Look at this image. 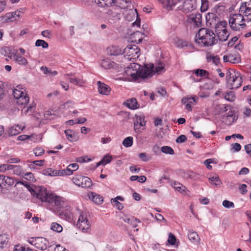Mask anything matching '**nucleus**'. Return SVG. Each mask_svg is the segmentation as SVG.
Instances as JSON below:
<instances>
[{
  "mask_svg": "<svg viewBox=\"0 0 251 251\" xmlns=\"http://www.w3.org/2000/svg\"><path fill=\"white\" fill-rule=\"evenodd\" d=\"M126 104L127 107L131 109H135L139 107V104L135 98L127 100Z\"/></svg>",
  "mask_w": 251,
  "mask_h": 251,
  "instance_id": "obj_24",
  "label": "nucleus"
},
{
  "mask_svg": "<svg viewBox=\"0 0 251 251\" xmlns=\"http://www.w3.org/2000/svg\"><path fill=\"white\" fill-rule=\"evenodd\" d=\"M176 46L177 47L179 48H182L184 47H187L191 45L190 43L186 41L183 40L182 39H178L176 42Z\"/></svg>",
  "mask_w": 251,
  "mask_h": 251,
  "instance_id": "obj_41",
  "label": "nucleus"
},
{
  "mask_svg": "<svg viewBox=\"0 0 251 251\" xmlns=\"http://www.w3.org/2000/svg\"><path fill=\"white\" fill-rule=\"evenodd\" d=\"M176 238L175 236L171 233L169 234L167 240L168 243L171 245H174L176 243Z\"/></svg>",
  "mask_w": 251,
  "mask_h": 251,
  "instance_id": "obj_56",
  "label": "nucleus"
},
{
  "mask_svg": "<svg viewBox=\"0 0 251 251\" xmlns=\"http://www.w3.org/2000/svg\"><path fill=\"white\" fill-rule=\"evenodd\" d=\"M44 150L41 148H36L34 150V153L36 156L42 155L44 153Z\"/></svg>",
  "mask_w": 251,
  "mask_h": 251,
  "instance_id": "obj_58",
  "label": "nucleus"
},
{
  "mask_svg": "<svg viewBox=\"0 0 251 251\" xmlns=\"http://www.w3.org/2000/svg\"><path fill=\"white\" fill-rule=\"evenodd\" d=\"M223 109L225 112L229 110L228 112L226 114V115L224 116L223 119L226 125L230 126L237 120L238 116L235 115L234 111L231 110L230 105L224 106Z\"/></svg>",
  "mask_w": 251,
  "mask_h": 251,
  "instance_id": "obj_12",
  "label": "nucleus"
},
{
  "mask_svg": "<svg viewBox=\"0 0 251 251\" xmlns=\"http://www.w3.org/2000/svg\"><path fill=\"white\" fill-rule=\"evenodd\" d=\"M48 251H68V250L60 245H57L55 247L53 245L49 246Z\"/></svg>",
  "mask_w": 251,
  "mask_h": 251,
  "instance_id": "obj_42",
  "label": "nucleus"
},
{
  "mask_svg": "<svg viewBox=\"0 0 251 251\" xmlns=\"http://www.w3.org/2000/svg\"><path fill=\"white\" fill-rule=\"evenodd\" d=\"M9 236L7 234H1L0 235V247L4 248L8 242Z\"/></svg>",
  "mask_w": 251,
  "mask_h": 251,
  "instance_id": "obj_37",
  "label": "nucleus"
},
{
  "mask_svg": "<svg viewBox=\"0 0 251 251\" xmlns=\"http://www.w3.org/2000/svg\"><path fill=\"white\" fill-rule=\"evenodd\" d=\"M153 67L152 63H150L141 68V66L137 63H131L128 66L125 73L127 75L130 76L131 80L140 82L142 80L148 79V77L151 75V71L150 68Z\"/></svg>",
  "mask_w": 251,
  "mask_h": 251,
  "instance_id": "obj_1",
  "label": "nucleus"
},
{
  "mask_svg": "<svg viewBox=\"0 0 251 251\" xmlns=\"http://www.w3.org/2000/svg\"><path fill=\"white\" fill-rule=\"evenodd\" d=\"M72 75V74H67L65 75V78L67 80H68L70 82L72 83H74L75 85H82V84L84 83L83 81L80 78H73L69 77V76H71Z\"/></svg>",
  "mask_w": 251,
  "mask_h": 251,
  "instance_id": "obj_26",
  "label": "nucleus"
},
{
  "mask_svg": "<svg viewBox=\"0 0 251 251\" xmlns=\"http://www.w3.org/2000/svg\"><path fill=\"white\" fill-rule=\"evenodd\" d=\"M115 63L114 62H111L110 59L108 58L104 59L101 61V66L105 69H109L113 67Z\"/></svg>",
  "mask_w": 251,
  "mask_h": 251,
  "instance_id": "obj_29",
  "label": "nucleus"
},
{
  "mask_svg": "<svg viewBox=\"0 0 251 251\" xmlns=\"http://www.w3.org/2000/svg\"><path fill=\"white\" fill-rule=\"evenodd\" d=\"M111 7V8L106 12L108 22L112 25H117L121 20L120 10L119 8Z\"/></svg>",
  "mask_w": 251,
  "mask_h": 251,
  "instance_id": "obj_9",
  "label": "nucleus"
},
{
  "mask_svg": "<svg viewBox=\"0 0 251 251\" xmlns=\"http://www.w3.org/2000/svg\"><path fill=\"white\" fill-rule=\"evenodd\" d=\"M97 85L98 87V91L100 94L104 95H108L109 94L111 91V88L108 85L104 83L101 82L100 81H99L97 82Z\"/></svg>",
  "mask_w": 251,
  "mask_h": 251,
  "instance_id": "obj_18",
  "label": "nucleus"
},
{
  "mask_svg": "<svg viewBox=\"0 0 251 251\" xmlns=\"http://www.w3.org/2000/svg\"><path fill=\"white\" fill-rule=\"evenodd\" d=\"M227 23L225 21L219 22L217 23L216 26H214L213 27L215 28V31L217 34L220 31H222V29H226Z\"/></svg>",
  "mask_w": 251,
  "mask_h": 251,
  "instance_id": "obj_34",
  "label": "nucleus"
},
{
  "mask_svg": "<svg viewBox=\"0 0 251 251\" xmlns=\"http://www.w3.org/2000/svg\"><path fill=\"white\" fill-rule=\"evenodd\" d=\"M217 34L220 41H226L228 39L230 33L227 31V29H222V31L217 32Z\"/></svg>",
  "mask_w": 251,
  "mask_h": 251,
  "instance_id": "obj_25",
  "label": "nucleus"
},
{
  "mask_svg": "<svg viewBox=\"0 0 251 251\" xmlns=\"http://www.w3.org/2000/svg\"><path fill=\"white\" fill-rule=\"evenodd\" d=\"M193 72L195 74V75L198 76L203 77L206 75H208V72L206 70L203 69H197L193 71Z\"/></svg>",
  "mask_w": 251,
  "mask_h": 251,
  "instance_id": "obj_47",
  "label": "nucleus"
},
{
  "mask_svg": "<svg viewBox=\"0 0 251 251\" xmlns=\"http://www.w3.org/2000/svg\"><path fill=\"white\" fill-rule=\"evenodd\" d=\"M190 179L196 180L199 179L200 178V175L199 174H197L195 172H194L193 171H190Z\"/></svg>",
  "mask_w": 251,
  "mask_h": 251,
  "instance_id": "obj_63",
  "label": "nucleus"
},
{
  "mask_svg": "<svg viewBox=\"0 0 251 251\" xmlns=\"http://www.w3.org/2000/svg\"><path fill=\"white\" fill-rule=\"evenodd\" d=\"M92 185V181L90 178L87 176H83L81 179V187L84 188H90Z\"/></svg>",
  "mask_w": 251,
  "mask_h": 251,
  "instance_id": "obj_32",
  "label": "nucleus"
},
{
  "mask_svg": "<svg viewBox=\"0 0 251 251\" xmlns=\"http://www.w3.org/2000/svg\"><path fill=\"white\" fill-rule=\"evenodd\" d=\"M65 134L67 139L71 142H75L78 140V137L75 135L73 130L70 129L65 130Z\"/></svg>",
  "mask_w": 251,
  "mask_h": 251,
  "instance_id": "obj_23",
  "label": "nucleus"
},
{
  "mask_svg": "<svg viewBox=\"0 0 251 251\" xmlns=\"http://www.w3.org/2000/svg\"><path fill=\"white\" fill-rule=\"evenodd\" d=\"M17 12H13L11 13H7L5 14L4 18L5 20L4 21L6 22H8V21H13L14 20H16V18H15L14 19V18L16 16L18 17H19V13L18 12V14H17Z\"/></svg>",
  "mask_w": 251,
  "mask_h": 251,
  "instance_id": "obj_33",
  "label": "nucleus"
},
{
  "mask_svg": "<svg viewBox=\"0 0 251 251\" xmlns=\"http://www.w3.org/2000/svg\"><path fill=\"white\" fill-rule=\"evenodd\" d=\"M187 138L184 135H180L176 140L177 143H182L186 141Z\"/></svg>",
  "mask_w": 251,
  "mask_h": 251,
  "instance_id": "obj_62",
  "label": "nucleus"
},
{
  "mask_svg": "<svg viewBox=\"0 0 251 251\" xmlns=\"http://www.w3.org/2000/svg\"><path fill=\"white\" fill-rule=\"evenodd\" d=\"M35 46L42 47L43 48H47L49 46L48 44L44 40L38 39L35 42Z\"/></svg>",
  "mask_w": 251,
  "mask_h": 251,
  "instance_id": "obj_50",
  "label": "nucleus"
},
{
  "mask_svg": "<svg viewBox=\"0 0 251 251\" xmlns=\"http://www.w3.org/2000/svg\"><path fill=\"white\" fill-rule=\"evenodd\" d=\"M133 144V138L131 136H129L126 138L123 142V145L126 148L131 147Z\"/></svg>",
  "mask_w": 251,
  "mask_h": 251,
  "instance_id": "obj_46",
  "label": "nucleus"
},
{
  "mask_svg": "<svg viewBox=\"0 0 251 251\" xmlns=\"http://www.w3.org/2000/svg\"><path fill=\"white\" fill-rule=\"evenodd\" d=\"M201 12H205L208 9L209 6L208 1L207 0H201Z\"/></svg>",
  "mask_w": 251,
  "mask_h": 251,
  "instance_id": "obj_52",
  "label": "nucleus"
},
{
  "mask_svg": "<svg viewBox=\"0 0 251 251\" xmlns=\"http://www.w3.org/2000/svg\"><path fill=\"white\" fill-rule=\"evenodd\" d=\"M223 206L226 208H234V204L233 202L227 201V200H225L223 201L222 203Z\"/></svg>",
  "mask_w": 251,
  "mask_h": 251,
  "instance_id": "obj_57",
  "label": "nucleus"
},
{
  "mask_svg": "<svg viewBox=\"0 0 251 251\" xmlns=\"http://www.w3.org/2000/svg\"><path fill=\"white\" fill-rule=\"evenodd\" d=\"M17 184H21L24 185L25 187L30 192L31 194H35L34 193V189H33L30 186L29 183L25 180H21L17 182Z\"/></svg>",
  "mask_w": 251,
  "mask_h": 251,
  "instance_id": "obj_43",
  "label": "nucleus"
},
{
  "mask_svg": "<svg viewBox=\"0 0 251 251\" xmlns=\"http://www.w3.org/2000/svg\"><path fill=\"white\" fill-rule=\"evenodd\" d=\"M209 180L212 185L216 187L219 186L222 184V182L218 176L210 177Z\"/></svg>",
  "mask_w": 251,
  "mask_h": 251,
  "instance_id": "obj_44",
  "label": "nucleus"
},
{
  "mask_svg": "<svg viewBox=\"0 0 251 251\" xmlns=\"http://www.w3.org/2000/svg\"><path fill=\"white\" fill-rule=\"evenodd\" d=\"M152 65L153 67L151 69L150 68V70L151 71V73L150 74L151 75L149 76L148 78L151 77L155 74L159 75L165 71V64L163 63L159 62L157 63L155 65L153 64Z\"/></svg>",
  "mask_w": 251,
  "mask_h": 251,
  "instance_id": "obj_15",
  "label": "nucleus"
},
{
  "mask_svg": "<svg viewBox=\"0 0 251 251\" xmlns=\"http://www.w3.org/2000/svg\"><path fill=\"white\" fill-rule=\"evenodd\" d=\"M171 185L174 187L178 192L182 193L184 192L186 189L185 186H183L180 183L176 181H174L171 183Z\"/></svg>",
  "mask_w": 251,
  "mask_h": 251,
  "instance_id": "obj_38",
  "label": "nucleus"
},
{
  "mask_svg": "<svg viewBox=\"0 0 251 251\" xmlns=\"http://www.w3.org/2000/svg\"><path fill=\"white\" fill-rule=\"evenodd\" d=\"M50 229L57 232H61L63 230L62 226L57 223H52L50 226Z\"/></svg>",
  "mask_w": 251,
  "mask_h": 251,
  "instance_id": "obj_45",
  "label": "nucleus"
},
{
  "mask_svg": "<svg viewBox=\"0 0 251 251\" xmlns=\"http://www.w3.org/2000/svg\"><path fill=\"white\" fill-rule=\"evenodd\" d=\"M188 237L189 240L194 243L198 242L199 240L198 234L194 231H189L188 233Z\"/></svg>",
  "mask_w": 251,
  "mask_h": 251,
  "instance_id": "obj_36",
  "label": "nucleus"
},
{
  "mask_svg": "<svg viewBox=\"0 0 251 251\" xmlns=\"http://www.w3.org/2000/svg\"><path fill=\"white\" fill-rule=\"evenodd\" d=\"M239 12L244 16L246 17V21L248 22L251 21V8L246 5L242 4L240 8Z\"/></svg>",
  "mask_w": 251,
  "mask_h": 251,
  "instance_id": "obj_19",
  "label": "nucleus"
},
{
  "mask_svg": "<svg viewBox=\"0 0 251 251\" xmlns=\"http://www.w3.org/2000/svg\"><path fill=\"white\" fill-rule=\"evenodd\" d=\"M23 130V128H21L18 125L14 126H11L8 130V134L10 136H14L18 134Z\"/></svg>",
  "mask_w": 251,
  "mask_h": 251,
  "instance_id": "obj_27",
  "label": "nucleus"
},
{
  "mask_svg": "<svg viewBox=\"0 0 251 251\" xmlns=\"http://www.w3.org/2000/svg\"><path fill=\"white\" fill-rule=\"evenodd\" d=\"M226 78V86L229 89H237L242 85V78L240 76V74L234 70L227 71Z\"/></svg>",
  "mask_w": 251,
  "mask_h": 251,
  "instance_id": "obj_3",
  "label": "nucleus"
},
{
  "mask_svg": "<svg viewBox=\"0 0 251 251\" xmlns=\"http://www.w3.org/2000/svg\"><path fill=\"white\" fill-rule=\"evenodd\" d=\"M161 151L162 152L173 155L174 154V151L173 149L169 146H163L161 147Z\"/></svg>",
  "mask_w": 251,
  "mask_h": 251,
  "instance_id": "obj_48",
  "label": "nucleus"
},
{
  "mask_svg": "<svg viewBox=\"0 0 251 251\" xmlns=\"http://www.w3.org/2000/svg\"><path fill=\"white\" fill-rule=\"evenodd\" d=\"M225 98L229 101H234L235 98L234 92L233 91L226 92L225 96Z\"/></svg>",
  "mask_w": 251,
  "mask_h": 251,
  "instance_id": "obj_49",
  "label": "nucleus"
},
{
  "mask_svg": "<svg viewBox=\"0 0 251 251\" xmlns=\"http://www.w3.org/2000/svg\"><path fill=\"white\" fill-rule=\"evenodd\" d=\"M246 20L241 14L230 15L229 18V24L231 28L235 31L240 30L244 28L246 25L245 21Z\"/></svg>",
  "mask_w": 251,
  "mask_h": 251,
  "instance_id": "obj_5",
  "label": "nucleus"
},
{
  "mask_svg": "<svg viewBox=\"0 0 251 251\" xmlns=\"http://www.w3.org/2000/svg\"><path fill=\"white\" fill-rule=\"evenodd\" d=\"M139 157L144 162H147L151 159V157L150 155H148L145 152H142L139 154Z\"/></svg>",
  "mask_w": 251,
  "mask_h": 251,
  "instance_id": "obj_53",
  "label": "nucleus"
},
{
  "mask_svg": "<svg viewBox=\"0 0 251 251\" xmlns=\"http://www.w3.org/2000/svg\"><path fill=\"white\" fill-rule=\"evenodd\" d=\"M196 7L195 0H186L183 4L182 10L184 12L189 13L195 9Z\"/></svg>",
  "mask_w": 251,
  "mask_h": 251,
  "instance_id": "obj_17",
  "label": "nucleus"
},
{
  "mask_svg": "<svg viewBox=\"0 0 251 251\" xmlns=\"http://www.w3.org/2000/svg\"><path fill=\"white\" fill-rule=\"evenodd\" d=\"M241 58L239 55L237 53H230L229 54V62L235 64L240 62Z\"/></svg>",
  "mask_w": 251,
  "mask_h": 251,
  "instance_id": "obj_39",
  "label": "nucleus"
},
{
  "mask_svg": "<svg viewBox=\"0 0 251 251\" xmlns=\"http://www.w3.org/2000/svg\"><path fill=\"white\" fill-rule=\"evenodd\" d=\"M140 49L136 45H129L123 50L125 57L129 60L136 59L140 55Z\"/></svg>",
  "mask_w": 251,
  "mask_h": 251,
  "instance_id": "obj_10",
  "label": "nucleus"
},
{
  "mask_svg": "<svg viewBox=\"0 0 251 251\" xmlns=\"http://www.w3.org/2000/svg\"><path fill=\"white\" fill-rule=\"evenodd\" d=\"M2 180L4 187H3V189H7L8 187L13 185L14 181V179L9 176H6L3 175Z\"/></svg>",
  "mask_w": 251,
  "mask_h": 251,
  "instance_id": "obj_31",
  "label": "nucleus"
},
{
  "mask_svg": "<svg viewBox=\"0 0 251 251\" xmlns=\"http://www.w3.org/2000/svg\"><path fill=\"white\" fill-rule=\"evenodd\" d=\"M206 58L208 62H212L216 66H218L220 63V58L218 55H210L207 56Z\"/></svg>",
  "mask_w": 251,
  "mask_h": 251,
  "instance_id": "obj_40",
  "label": "nucleus"
},
{
  "mask_svg": "<svg viewBox=\"0 0 251 251\" xmlns=\"http://www.w3.org/2000/svg\"><path fill=\"white\" fill-rule=\"evenodd\" d=\"M13 95L15 99L17 100V103L19 105H25L29 102V97L25 91L19 85L13 90Z\"/></svg>",
  "mask_w": 251,
  "mask_h": 251,
  "instance_id": "obj_7",
  "label": "nucleus"
},
{
  "mask_svg": "<svg viewBox=\"0 0 251 251\" xmlns=\"http://www.w3.org/2000/svg\"><path fill=\"white\" fill-rule=\"evenodd\" d=\"M79 214L76 225L83 232H89L90 230V223L83 213L80 212Z\"/></svg>",
  "mask_w": 251,
  "mask_h": 251,
  "instance_id": "obj_11",
  "label": "nucleus"
},
{
  "mask_svg": "<svg viewBox=\"0 0 251 251\" xmlns=\"http://www.w3.org/2000/svg\"><path fill=\"white\" fill-rule=\"evenodd\" d=\"M41 34L45 37H48L49 38H51V37L52 36V34H51V32L50 30H43L42 33H41Z\"/></svg>",
  "mask_w": 251,
  "mask_h": 251,
  "instance_id": "obj_64",
  "label": "nucleus"
},
{
  "mask_svg": "<svg viewBox=\"0 0 251 251\" xmlns=\"http://www.w3.org/2000/svg\"><path fill=\"white\" fill-rule=\"evenodd\" d=\"M215 34L210 29L201 28L196 35V42L203 46H212L217 43Z\"/></svg>",
  "mask_w": 251,
  "mask_h": 251,
  "instance_id": "obj_2",
  "label": "nucleus"
},
{
  "mask_svg": "<svg viewBox=\"0 0 251 251\" xmlns=\"http://www.w3.org/2000/svg\"><path fill=\"white\" fill-rule=\"evenodd\" d=\"M49 200L50 201L48 203L51 205V208L54 211L63 212L64 210L67 209V202L63 200L62 198L52 194L51 195V198H49Z\"/></svg>",
  "mask_w": 251,
  "mask_h": 251,
  "instance_id": "obj_6",
  "label": "nucleus"
},
{
  "mask_svg": "<svg viewBox=\"0 0 251 251\" xmlns=\"http://www.w3.org/2000/svg\"><path fill=\"white\" fill-rule=\"evenodd\" d=\"M110 55L117 56L122 53V50L117 46H112L108 48Z\"/></svg>",
  "mask_w": 251,
  "mask_h": 251,
  "instance_id": "obj_30",
  "label": "nucleus"
},
{
  "mask_svg": "<svg viewBox=\"0 0 251 251\" xmlns=\"http://www.w3.org/2000/svg\"><path fill=\"white\" fill-rule=\"evenodd\" d=\"M25 176V178L27 179V180L34 182L36 181V179L34 177L33 174L32 173H24V176Z\"/></svg>",
  "mask_w": 251,
  "mask_h": 251,
  "instance_id": "obj_51",
  "label": "nucleus"
},
{
  "mask_svg": "<svg viewBox=\"0 0 251 251\" xmlns=\"http://www.w3.org/2000/svg\"><path fill=\"white\" fill-rule=\"evenodd\" d=\"M112 156L109 155V154H106L103 157V158L100 161H99L97 164V166L98 167L100 165L104 166L106 164L109 163L112 160Z\"/></svg>",
  "mask_w": 251,
  "mask_h": 251,
  "instance_id": "obj_35",
  "label": "nucleus"
},
{
  "mask_svg": "<svg viewBox=\"0 0 251 251\" xmlns=\"http://www.w3.org/2000/svg\"><path fill=\"white\" fill-rule=\"evenodd\" d=\"M130 39L132 42L136 44L142 42L143 40L142 34L141 32L137 31L131 35Z\"/></svg>",
  "mask_w": 251,
  "mask_h": 251,
  "instance_id": "obj_22",
  "label": "nucleus"
},
{
  "mask_svg": "<svg viewBox=\"0 0 251 251\" xmlns=\"http://www.w3.org/2000/svg\"><path fill=\"white\" fill-rule=\"evenodd\" d=\"M95 2L99 6H113L119 9H126L131 5V1L127 0H95Z\"/></svg>",
  "mask_w": 251,
  "mask_h": 251,
  "instance_id": "obj_4",
  "label": "nucleus"
},
{
  "mask_svg": "<svg viewBox=\"0 0 251 251\" xmlns=\"http://www.w3.org/2000/svg\"><path fill=\"white\" fill-rule=\"evenodd\" d=\"M111 202L113 205L116 206L119 210L123 209L124 206L123 204L117 201L116 199H112Z\"/></svg>",
  "mask_w": 251,
  "mask_h": 251,
  "instance_id": "obj_54",
  "label": "nucleus"
},
{
  "mask_svg": "<svg viewBox=\"0 0 251 251\" xmlns=\"http://www.w3.org/2000/svg\"><path fill=\"white\" fill-rule=\"evenodd\" d=\"M121 219H122L125 222L128 223L130 225H132L134 222V218H129L127 216L124 217H121Z\"/></svg>",
  "mask_w": 251,
  "mask_h": 251,
  "instance_id": "obj_60",
  "label": "nucleus"
},
{
  "mask_svg": "<svg viewBox=\"0 0 251 251\" xmlns=\"http://www.w3.org/2000/svg\"><path fill=\"white\" fill-rule=\"evenodd\" d=\"M83 176H78L72 178V181L75 185L81 186V179H82Z\"/></svg>",
  "mask_w": 251,
  "mask_h": 251,
  "instance_id": "obj_55",
  "label": "nucleus"
},
{
  "mask_svg": "<svg viewBox=\"0 0 251 251\" xmlns=\"http://www.w3.org/2000/svg\"><path fill=\"white\" fill-rule=\"evenodd\" d=\"M205 20L207 26L210 27L216 26L219 22L218 17L213 13H208L205 16Z\"/></svg>",
  "mask_w": 251,
  "mask_h": 251,
  "instance_id": "obj_14",
  "label": "nucleus"
},
{
  "mask_svg": "<svg viewBox=\"0 0 251 251\" xmlns=\"http://www.w3.org/2000/svg\"><path fill=\"white\" fill-rule=\"evenodd\" d=\"M134 11L136 13V20L134 23H132V25L133 26H136L137 27H140L141 20L138 17V13L137 10L135 9Z\"/></svg>",
  "mask_w": 251,
  "mask_h": 251,
  "instance_id": "obj_61",
  "label": "nucleus"
},
{
  "mask_svg": "<svg viewBox=\"0 0 251 251\" xmlns=\"http://www.w3.org/2000/svg\"><path fill=\"white\" fill-rule=\"evenodd\" d=\"M89 197L92 201L97 204H100L103 202V197L94 192H91L88 195Z\"/></svg>",
  "mask_w": 251,
  "mask_h": 251,
  "instance_id": "obj_20",
  "label": "nucleus"
},
{
  "mask_svg": "<svg viewBox=\"0 0 251 251\" xmlns=\"http://www.w3.org/2000/svg\"><path fill=\"white\" fill-rule=\"evenodd\" d=\"M188 21L189 22L194 23L197 27H200L202 24L201 14L200 13H192L189 16Z\"/></svg>",
  "mask_w": 251,
  "mask_h": 251,
  "instance_id": "obj_16",
  "label": "nucleus"
},
{
  "mask_svg": "<svg viewBox=\"0 0 251 251\" xmlns=\"http://www.w3.org/2000/svg\"><path fill=\"white\" fill-rule=\"evenodd\" d=\"M136 117L138 120V122L139 123V126H143L145 125V117L143 115L137 116Z\"/></svg>",
  "mask_w": 251,
  "mask_h": 251,
  "instance_id": "obj_59",
  "label": "nucleus"
},
{
  "mask_svg": "<svg viewBox=\"0 0 251 251\" xmlns=\"http://www.w3.org/2000/svg\"><path fill=\"white\" fill-rule=\"evenodd\" d=\"M35 194H31L33 196H35L37 199L40 200L42 201L49 202V198H51V194H49L46 189L44 187H39L34 190Z\"/></svg>",
  "mask_w": 251,
  "mask_h": 251,
  "instance_id": "obj_13",
  "label": "nucleus"
},
{
  "mask_svg": "<svg viewBox=\"0 0 251 251\" xmlns=\"http://www.w3.org/2000/svg\"><path fill=\"white\" fill-rule=\"evenodd\" d=\"M28 242L41 251L46 250L49 246V241L46 238L42 237H31L28 239Z\"/></svg>",
  "mask_w": 251,
  "mask_h": 251,
  "instance_id": "obj_8",
  "label": "nucleus"
},
{
  "mask_svg": "<svg viewBox=\"0 0 251 251\" xmlns=\"http://www.w3.org/2000/svg\"><path fill=\"white\" fill-rule=\"evenodd\" d=\"M9 167H10V171H11L14 174L17 176H21L24 177V172L21 166L19 165H10Z\"/></svg>",
  "mask_w": 251,
  "mask_h": 251,
  "instance_id": "obj_21",
  "label": "nucleus"
},
{
  "mask_svg": "<svg viewBox=\"0 0 251 251\" xmlns=\"http://www.w3.org/2000/svg\"><path fill=\"white\" fill-rule=\"evenodd\" d=\"M14 60L19 65L26 66L27 63V60L20 54H15L14 55Z\"/></svg>",
  "mask_w": 251,
  "mask_h": 251,
  "instance_id": "obj_28",
  "label": "nucleus"
}]
</instances>
